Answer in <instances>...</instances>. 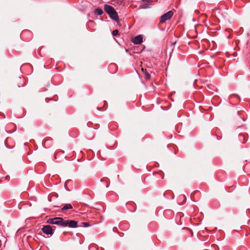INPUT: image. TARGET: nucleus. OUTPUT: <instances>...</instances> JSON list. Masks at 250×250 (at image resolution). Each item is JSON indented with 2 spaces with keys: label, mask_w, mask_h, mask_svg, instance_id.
<instances>
[{
  "label": "nucleus",
  "mask_w": 250,
  "mask_h": 250,
  "mask_svg": "<svg viewBox=\"0 0 250 250\" xmlns=\"http://www.w3.org/2000/svg\"><path fill=\"white\" fill-rule=\"evenodd\" d=\"M64 223L66 224V227L68 226L70 228H77L78 222L74 220H65Z\"/></svg>",
  "instance_id": "nucleus-5"
},
{
  "label": "nucleus",
  "mask_w": 250,
  "mask_h": 250,
  "mask_svg": "<svg viewBox=\"0 0 250 250\" xmlns=\"http://www.w3.org/2000/svg\"><path fill=\"white\" fill-rule=\"evenodd\" d=\"M95 13L98 15H101L103 13V11L101 8H97L95 10Z\"/></svg>",
  "instance_id": "nucleus-8"
},
{
  "label": "nucleus",
  "mask_w": 250,
  "mask_h": 250,
  "mask_svg": "<svg viewBox=\"0 0 250 250\" xmlns=\"http://www.w3.org/2000/svg\"><path fill=\"white\" fill-rule=\"evenodd\" d=\"M143 1H144V3H145V2H148V1L147 0H144ZM141 7L143 8H146L148 7V6L146 4L143 3L142 4Z\"/></svg>",
  "instance_id": "nucleus-9"
},
{
  "label": "nucleus",
  "mask_w": 250,
  "mask_h": 250,
  "mask_svg": "<svg viewBox=\"0 0 250 250\" xmlns=\"http://www.w3.org/2000/svg\"><path fill=\"white\" fill-rule=\"evenodd\" d=\"M145 77L146 79L149 80L150 78V74L147 72L146 70L145 71Z\"/></svg>",
  "instance_id": "nucleus-10"
},
{
  "label": "nucleus",
  "mask_w": 250,
  "mask_h": 250,
  "mask_svg": "<svg viewBox=\"0 0 250 250\" xmlns=\"http://www.w3.org/2000/svg\"><path fill=\"white\" fill-rule=\"evenodd\" d=\"M83 226H84V227H88V226H90V225H89V223H87V222H84V223H83Z\"/></svg>",
  "instance_id": "nucleus-12"
},
{
  "label": "nucleus",
  "mask_w": 250,
  "mask_h": 250,
  "mask_svg": "<svg viewBox=\"0 0 250 250\" xmlns=\"http://www.w3.org/2000/svg\"><path fill=\"white\" fill-rule=\"evenodd\" d=\"M119 31L118 30H114L112 32L113 36H116L118 34Z\"/></svg>",
  "instance_id": "nucleus-11"
},
{
  "label": "nucleus",
  "mask_w": 250,
  "mask_h": 250,
  "mask_svg": "<svg viewBox=\"0 0 250 250\" xmlns=\"http://www.w3.org/2000/svg\"><path fill=\"white\" fill-rule=\"evenodd\" d=\"M64 220L62 217H55L50 218L47 221V223L51 224L58 225L62 227H66V224L64 223Z\"/></svg>",
  "instance_id": "nucleus-2"
},
{
  "label": "nucleus",
  "mask_w": 250,
  "mask_h": 250,
  "mask_svg": "<svg viewBox=\"0 0 250 250\" xmlns=\"http://www.w3.org/2000/svg\"><path fill=\"white\" fill-rule=\"evenodd\" d=\"M42 229L43 232L47 235H52L53 233L54 230L50 225L44 226Z\"/></svg>",
  "instance_id": "nucleus-4"
},
{
  "label": "nucleus",
  "mask_w": 250,
  "mask_h": 250,
  "mask_svg": "<svg viewBox=\"0 0 250 250\" xmlns=\"http://www.w3.org/2000/svg\"><path fill=\"white\" fill-rule=\"evenodd\" d=\"M143 41V37L141 35H138L135 37L132 42L134 43L138 44H140Z\"/></svg>",
  "instance_id": "nucleus-6"
},
{
  "label": "nucleus",
  "mask_w": 250,
  "mask_h": 250,
  "mask_svg": "<svg viewBox=\"0 0 250 250\" xmlns=\"http://www.w3.org/2000/svg\"><path fill=\"white\" fill-rule=\"evenodd\" d=\"M72 208V206L70 204H66L62 208V211H65L67 209Z\"/></svg>",
  "instance_id": "nucleus-7"
},
{
  "label": "nucleus",
  "mask_w": 250,
  "mask_h": 250,
  "mask_svg": "<svg viewBox=\"0 0 250 250\" xmlns=\"http://www.w3.org/2000/svg\"><path fill=\"white\" fill-rule=\"evenodd\" d=\"M240 137H243V135H240Z\"/></svg>",
  "instance_id": "nucleus-13"
},
{
  "label": "nucleus",
  "mask_w": 250,
  "mask_h": 250,
  "mask_svg": "<svg viewBox=\"0 0 250 250\" xmlns=\"http://www.w3.org/2000/svg\"><path fill=\"white\" fill-rule=\"evenodd\" d=\"M173 15V12L172 11H169L167 13L163 15L160 17V23L165 22L167 21L170 20Z\"/></svg>",
  "instance_id": "nucleus-3"
},
{
  "label": "nucleus",
  "mask_w": 250,
  "mask_h": 250,
  "mask_svg": "<svg viewBox=\"0 0 250 250\" xmlns=\"http://www.w3.org/2000/svg\"><path fill=\"white\" fill-rule=\"evenodd\" d=\"M105 11L109 15L110 17L113 20L118 21L119 19L117 13L114 8L111 6L105 4L104 7Z\"/></svg>",
  "instance_id": "nucleus-1"
}]
</instances>
